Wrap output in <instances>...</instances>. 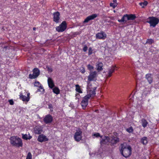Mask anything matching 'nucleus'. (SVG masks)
Returning a JSON list of instances; mask_svg holds the SVG:
<instances>
[{"label":"nucleus","instance_id":"1","mask_svg":"<svg viewBox=\"0 0 159 159\" xmlns=\"http://www.w3.org/2000/svg\"><path fill=\"white\" fill-rule=\"evenodd\" d=\"M121 148L120 149L121 154L124 157L127 158L129 157L132 153V148L130 145L125 143L121 144Z\"/></svg>","mask_w":159,"mask_h":159},{"label":"nucleus","instance_id":"2","mask_svg":"<svg viewBox=\"0 0 159 159\" xmlns=\"http://www.w3.org/2000/svg\"><path fill=\"white\" fill-rule=\"evenodd\" d=\"M9 139L10 143L12 146L18 148L22 147V140L19 137L13 136H11Z\"/></svg>","mask_w":159,"mask_h":159},{"label":"nucleus","instance_id":"3","mask_svg":"<svg viewBox=\"0 0 159 159\" xmlns=\"http://www.w3.org/2000/svg\"><path fill=\"white\" fill-rule=\"evenodd\" d=\"M91 81H87V93L92 95L95 96L96 94V90L97 89V87H94L92 88V84L90 83Z\"/></svg>","mask_w":159,"mask_h":159},{"label":"nucleus","instance_id":"4","mask_svg":"<svg viewBox=\"0 0 159 159\" xmlns=\"http://www.w3.org/2000/svg\"><path fill=\"white\" fill-rule=\"evenodd\" d=\"M95 96L92 95L87 93L83 98V99L81 102V105L83 109H84L87 107L88 103V100L91 97H94Z\"/></svg>","mask_w":159,"mask_h":159},{"label":"nucleus","instance_id":"5","mask_svg":"<svg viewBox=\"0 0 159 159\" xmlns=\"http://www.w3.org/2000/svg\"><path fill=\"white\" fill-rule=\"evenodd\" d=\"M157 20L156 17L150 16L147 18L146 22L149 23L150 26L155 27L158 24V20Z\"/></svg>","mask_w":159,"mask_h":159},{"label":"nucleus","instance_id":"6","mask_svg":"<svg viewBox=\"0 0 159 159\" xmlns=\"http://www.w3.org/2000/svg\"><path fill=\"white\" fill-rule=\"evenodd\" d=\"M82 131L80 128H79L74 134V139L75 141L78 142L81 140L82 137Z\"/></svg>","mask_w":159,"mask_h":159},{"label":"nucleus","instance_id":"7","mask_svg":"<svg viewBox=\"0 0 159 159\" xmlns=\"http://www.w3.org/2000/svg\"><path fill=\"white\" fill-rule=\"evenodd\" d=\"M67 28V24L66 21H63L56 28V30L59 32H61L64 31Z\"/></svg>","mask_w":159,"mask_h":159},{"label":"nucleus","instance_id":"8","mask_svg":"<svg viewBox=\"0 0 159 159\" xmlns=\"http://www.w3.org/2000/svg\"><path fill=\"white\" fill-rule=\"evenodd\" d=\"M33 71V74H30L29 75V78L30 79H34L37 78L40 74V71L37 68H34Z\"/></svg>","mask_w":159,"mask_h":159},{"label":"nucleus","instance_id":"9","mask_svg":"<svg viewBox=\"0 0 159 159\" xmlns=\"http://www.w3.org/2000/svg\"><path fill=\"white\" fill-rule=\"evenodd\" d=\"M53 120L52 116L50 114L46 115L43 119L44 122L46 124H50Z\"/></svg>","mask_w":159,"mask_h":159},{"label":"nucleus","instance_id":"10","mask_svg":"<svg viewBox=\"0 0 159 159\" xmlns=\"http://www.w3.org/2000/svg\"><path fill=\"white\" fill-rule=\"evenodd\" d=\"M53 21L56 23H58L60 22V13L57 11L54 12L53 14Z\"/></svg>","mask_w":159,"mask_h":159},{"label":"nucleus","instance_id":"11","mask_svg":"<svg viewBox=\"0 0 159 159\" xmlns=\"http://www.w3.org/2000/svg\"><path fill=\"white\" fill-rule=\"evenodd\" d=\"M106 37V34L103 31H101L96 34V38L97 39L104 40Z\"/></svg>","mask_w":159,"mask_h":159},{"label":"nucleus","instance_id":"12","mask_svg":"<svg viewBox=\"0 0 159 159\" xmlns=\"http://www.w3.org/2000/svg\"><path fill=\"white\" fill-rule=\"evenodd\" d=\"M100 143L101 145L106 144L109 142L110 137L106 136H100Z\"/></svg>","mask_w":159,"mask_h":159},{"label":"nucleus","instance_id":"13","mask_svg":"<svg viewBox=\"0 0 159 159\" xmlns=\"http://www.w3.org/2000/svg\"><path fill=\"white\" fill-rule=\"evenodd\" d=\"M109 142L112 146L114 145L119 141V138L112 136L110 137Z\"/></svg>","mask_w":159,"mask_h":159},{"label":"nucleus","instance_id":"14","mask_svg":"<svg viewBox=\"0 0 159 159\" xmlns=\"http://www.w3.org/2000/svg\"><path fill=\"white\" fill-rule=\"evenodd\" d=\"M97 75V72L96 71H91L89 73V75L88 76V80L92 81L95 80Z\"/></svg>","mask_w":159,"mask_h":159},{"label":"nucleus","instance_id":"15","mask_svg":"<svg viewBox=\"0 0 159 159\" xmlns=\"http://www.w3.org/2000/svg\"><path fill=\"white\" fill-rule=\"evenodd\" d=\"M98 16V15L96 14H93L89 16L84 20V23H87L89 21L93 20Z\"/></svg>","mask_w":159,"mask_h":159},{"label":"nucleus","instance_id":"16","mask_svg":"<svg viewBox=\"0 0 159 159\" xmlns=\"http://www.w3.org/2000/svg\"><path fill=\"white\" fill-rule=\"evenodd\" d=\"M37 140L39 142H42L48 141V139L46 136L43 134H41L39 136Z\"/></svg>","mask_w":159,"mask_h":159},{"label":"nucleus","instance_id":"17","mask_svg":"<svg viewBox=\"0 0 159 159\" xmlns=\"http://www.w3.org/2000/svg\"><path fill=\"white\" fill-rule=\"evenodd\" d=\"M30 93H28L27 94V97L25 96H23L22 94V93H20V98L24 102H28L30 100Z\"/></svg>","mask_w":159,"mask_h":159},{"label":"nucleus","instance_id":"18","mask_svg":"<svg viewBox=\"0 0 159 159\" xmlns=\"http://www.w3.org/2000/svg\"><path fill=\"white\" fill-rule=\"evenodd\" d=\"M48 83L49 87L51 89H52L55 86L54 83L53 81L52 78L48 77Z\"/></svg>","mask_w":159,"mask_h":159},{"label":"nucleus","instance_id":"19","mask_svg":"<svg viewBox=\"0 0 159 159\" xmlns=\"http://www.w3.org/2000/svg\"><path fill=\"white\" fill-rule=\"evenodd\" d=\"M117 68L116 66H112L111 68L108 69V72L107 75L108 77H110L111 76L112 74L114 71L115 68Z\"/></svg>","mask_w":159,"mask_h":159},{"label":"nucleus","instance_id":"20","mask_svg":"<svg viewBox=\"0 0 159 159\" xmlns=\"http://www.w3.org/2000/svg\"><path fill=\"white\" fill-rule=\"evenodd\" d=\"M128 14H126L124 15L121 19H118V21L119 22H123L124 23H126L127 20H129L128 19Z\"/></svg>","mask_w":159,"mask_h":159},{"label":"nucleus","instance_id":"21","mask_svg":"<svg viewBox=\"0 0 159 159\" xmlns=\"http://www.w3.org/2000/svg\"><path fill=\"white\" fill-rule=\"evenodd\" d=\"M34 130L35 134H41L42 129L40 126H36L34 128Z\"/></svg>","mask_w":159,"mask_h":159},{"label":"nucleus","instance_id":"22","mask_svg":"<svg viewBox=\"0 0 159 159\" xmlns=\"http://www.w3.org/2000/svg\"><path fill=\"white\" fill-rule=\"evenodd\" d=\"M145 78L147 80L149 84H151L153 81L152 75L151 74H148L146 75Z\"/></svg>","mask_w":159,"mask_h":159},{"label":"nucleus","instance_id":"23","mask_svg":"<svg viewBox=\"0 0 159 159\" xmlns=\"http://www.w3.org/2000/svg\"><path fill=\"white\" fill-rule=\"evenodd\" d=\"M103 63L102 62H98L96 66L97 70L98 71H102L103 70Z\"/></svg>","mask_w":159,"mask_h":159},{"label":"nucleus","instance_id":"24","mask_svg":"<svg viewBox=\"0 0 159 159\" xmlns=\"http://www.w3.org/2000/svg\"><path fill=\"white\" fill-rule=\"evenodd\" d=\"M141 124L142 126L145 128L147 126L148 124V122L147 120L144 118H143L141 120Z\"/></svg>","mask_w":159,"mask_h":159},{"label":"nucleus","instance_id":"25","mask_svg":"<svg viewBox=\"0 0 159 159\" xmlns=\"http://www.w3.org/2000/svg\"><path fill=\"white\" fill-rule=\"evenodd\" d=\"M140 142L143 145H146L148 143V138L146 137H144L140 140Z\"/></svg>","mask_w":159,"mask_h":159},{"label":"nucleus","instance_id":"26","mask_svg":"<svg viewBox=\"0 0 159 159\" xmlns=\"http://www.w3.org/2000/svg\"><path fill=\"white\" fill-rule=\"evenodd\" d=\"M128 19L129 20H134L136 18V16L135 14H128Z\"/></svg>","mask_w":159,"mask_h":159},{"label":"nucleus","instance_id":"27","mask_svg":"<svg viewBox=\"0 0 159 159\" xmlns=\"http://www.w3.org/2000/svg\"><path fill=\"white\" fill-rule=\"evenodd\" d=\"M52 89V91L54 93L57 95L60 93V90L57 87H55L54 88H53Z\"/></svg>","mask_w":159,"mask_h":159},{"label":"nucleus","instance_id":"28","mask_svg":"<svg viewBox=\"0 0 159 159\" xmlns=\"http://www.w3.org/2000/svg\"><path fill=\"white\" fill-rule=\"evenodd\" d=\"M22 138L23 139L27 140L30 139L32 138V137L30 136L29 134L28 135L26 134H22Z\"/></svg>","mask_w":159,"mask_h":159},{"label":"nucleus","instance_id":"29","mask_svg":"<svg viewBox=\"0 0 159 159\" xmlns=\"http://www.w3.org/2000/svg\"><path fill=\"white\" fill-rule=\"evenodd\" d=\"M75 90L78 92L80 93H82V91L81 90V89L80 87V86L78 84H76L75 85Z\"/></svg>","mask_w":159,"mask_h":159},{"label":"nucleus","instance_id":"30","mask_svg":"<svg viewBox=\"0 0 159 159\" xmlns=\"http://www.w3.org/2000/svg\"><path fill=\"white\" fill-rule=\"evenodd\" d=\"M148 4V2L146 1H144L143 2H141L139 3V5L141 6L142 8H144L145 6H146Z\"/></svg>","mask_w":159,"mask_h":159},{"label":"nucleus","instance_id":"31","mask_svg":"<svg viewBox=\"0 0 159 159\" xmlns=\"http://www.w3.org/2000/svg\"><path fill=\"white\" fill-rule=\"evenodd\" d=\"M126 131L129 133H132L133 132L134 129L132 126L126 129Z\"/></svg>","mask_w":159,"mask_h":159},{"label":"nucleus","instance_id":"32","mask_svg":"<svg viewBox=\"0 0 159 159\" xmlns=\"http://www.w3.org/2000/svg\"><path fill=\"white\" fill-rule=\"evenodd\" d=\"M87 67L88 70L90 71H92V70H93L94 67L90 64H88L87 66Z\"/></svg>","mask_w":159,"mask_h":159},{"label":"nucleus","instance_id":"33","mask_svg":"<svg viewBox=\"0 0 159 159\" xmlns=\"http://www.w3.org/2000/svg\"><path fill=\"white\" fill-rule=\"evenodd\" d=\"M154 42L153 40L152 39H147L146 42V43H148L149 44H152V43Z\"/></svg>","mask_w":159,"mask_h":159},{"label":"nucleus","instance_id":"34","mask_svg":"<svg viewBox=\"0 0 159 159\" xmlns=\"http://www.w3.org/2000/svg\"><path fill=\"white\" fill-rule=\"evenodd\" d=\"M32 155L30 152H29L28 153L26 159H32Z\"/></svg>","mask_w":159,"mask_h":159},{"label":"nucleus","instance_id":"35","mask_svg":"<svg viewBox=\"0 0 159 159\" xmlns=\"http://www.w3.org/2000/svg\"><path fill=\"white\" fill-rule=\"evenodd\" d=\"M117 3H111L110 4V6L111 7H112L113 8H115L117 6Z\"/></svg>","mask_w":159,"mask_h":159},{"label":"nucleus","instance_id":"36","mask_svg":"<svg viewBox=\"0 0 159 159\" xmlns=\"http://www.w3.org/2000/svg\"><path fill=\"white\" fill-rule=\"evenodd\" d=\"M40 84L39 81H36L34 83V86L38 87L40 85Z\"/></svg>","mask_w":159,"mask_h":159},{"label":"nucleus","instance_id":"37","mask_svg":"<svg viewBox=\"0 0 159 159\" xmlns=\"http://www.w3.org/2000/svg\"><path fill=\"white\" fill-rule=\"evenodd\" d=\"M92 136L95 137H100L101 136L100 135V134L99 133H96L93 134L92 135Z\"/></svg>","mask_w":159,"mask_h":159},{"label":"nucleus","instance_id":"38","mask_svg":"<svg viewBox=\"0 0 159 159\" xmlns=\"http://www.w3.org/2000/svg\"><path fill=\"white\" fill-rule=\"evenodd\" d=\"M93 50L91 47H89V49L88 55H90L92 54Z\"/></svg>","mask_w":159,"mask_h":159},{"label":"nucleus","instance_id":"39","mask_svg":"<svg viewBox=\"0 0 159 159\" xmlns=\"http://www.w3.org/2000/svg\"><path fill=\"white\" fill-rule=\"evenodd\" d=\"M80 71L83 74L85 72V68L84 67H82L80 69Z\"/></svg>","mask_w":159,"mask_h":159},{"label":"nucleus","instance_id":"40","mask_svg":"<svg viewBox=\"0 0 159 159\" xmlns=\"http://www.w3.org/2000/svg\"><path fill=\"white\" fill-rule=\"evenodd\" d=\"M38 88H39V89H40V90H42V92H44V89H43V88L41 84H40Z\"/></svg>","mask_w":159,"mask_h":159},{"label":"nucleus","instance_id":"41","mask_svg":"<svg viewBox=\"0 0 159 159\" xmlns=\"http://www.w3.org/2000/svg\"><path fill=\"white\" fill-rule=\"evenodd\" d=\"M48 108L50 109V111H53V106L51 104H49L48 105Z\"/></svg>","mask_w":159,"mask_h":159},{"label":"nucleus","instance_id":"42","mask_svg":"<svg viewBox=\"0 0 159 159\" xmlns=\"http://www.w3.org/2000/svg\"><path fill=\"white\" fill-rule=\"evenodd\" d=\"M47 70L48 72H52V71L53 70L51 67H50L49 66H47Z\"/></svg>","mask_w":159,"mask_h":159},{"label":"nucleus","instance_id":"43","mask_svg":"<svg viewBox=\"0 0 159 159\" xmlns=\"http://www.w3.org/2000/svg\"><path fill=\"white\" fill-rule=\"evenodd\" d=\"M88 48V47L86 46V45H85L83 48V50L84 52H85L87 51Z\"/></svg>","mask_w":159,"mask_h":159},{"label":"nucleus","instance_id":"44","mask_svg":"<svg viewBox=\"0 0 159 159\" xmlns=\"http://www.w3.org/2000/svg\"><path fill=\"white\" fill-rule=\"evenodd\" d=\"M9 104L11 105H13V104H14V102H13V101L12 100H10L9 101Z\"/></svg>","mask_w":159,"mask_h":159},{"label":"nucleus","instance_id":"45","mask_svg":"<svg viewBox=\"0 0 159 159\" xmlns=\"http://www.w3.org/2000/svg\"><path fill=\"white\" fill-rule=\"evenodd\" d=\"M3 48H5V49H9L10 48L8 46H4L3 47Z\"/></svg>","mask_w":159,"mask_h":159},{"label":"nucleus","instance_id":"46","mask_svg":"<svg viewBox=\"0 0 159 159\" xmlns=\"http://www.w3.org/2000/svg\"><path fill=\"white\" fill-rule=\"evenodd\" d=\"M42 92V90H40V89H39V88L37 89V90L36 92V93H37V92Z\"/></svg>","mask_w":159,"mask_h":159},{"label":"nucleus","instance_id":"47","mask_svg":"<svg viewBox=\"0 0 159 159\" xmlns=\"http://www.w3.org/2000/svg\"><path fill=\"white\" fill-rule=\"evenodd\" d=\"M113 3H116V2H117V0H113Z\"/></svg>","mask_w":159,"mask_h":159},{"label":"nucleus","instance_id":"48","mask_svg":"<svg viewBox=\"0 0 159 159\" xmlns=\"http://www.w3.org/2000/svg\"><path fill=\"white\" fill-rule=\"evenodd\" d=\"M156 20H158V23L159 22V18L156 17Z\"/></svg>","mask_w":159,"mask_h":159},{"label":"nucleus","instance_id":"49","mask_svg":"<svg viewBox=\"0 0 159 159\" xmlns=\"http://www.w3.org/2000/svg\"><path fill=\"white\" fill-rule=\"evenodd\" d=\"M35 29H36V28H35V27H34V28H33V30H35Z\"/></svg>","mask_w":159,"mask_h":159},{"label":"nucleus","instance_id":"50","mask_svg":"<svg viewBox=\"0 0 159 159\" xmlns=\"http://www.w3.org/2000/svg\"><path fill=\"white\" fill-rule=\"evenodd\" d=\"M136 92H135L134 93V95L135 94V93H136Z\"/></svg>","mask_w":159,"mask_h":159}]
</instances>
